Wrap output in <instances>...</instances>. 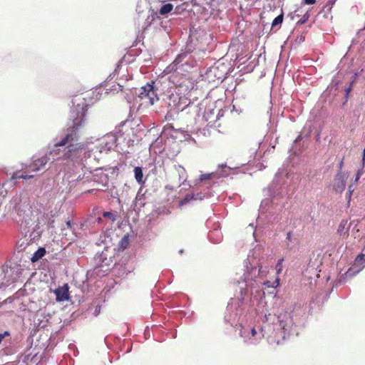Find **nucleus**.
Masks as SVG:
<instances>
[{"label":"nucleus","instance_id":"1","mask_svg":"<svg viewBox=\"0 0 365 365\" xmlns=\"http://www.w3.org/2000/svg\"><path fill=\"white\" fill-rule=\"evenodd\" d=\"M307 317L306 308L300 305L282 311L277 315L266 312L259 316L262 323L248 324L251 319L249 316L245 322L242 319L240 323L239 334L247 344L256 345L264 337L273 338L279 344L290 336L299 335Z\"/></svg>","mask_w":365,"mask_h":365},{"label":"nucleus","instance_id":"2","mask_svg":"<svg viewBox=\"0 0 365 365\" xmlns=\"http://www.w3.org/2000/svg\"><path fill=\"white\" fill-rule=\"evenodd\" d=\"M68 127L64 131V135L56 143V146H61L62 160L76 164L82 163L86 168L93 161L98 162L101 156L96 151V148H89L78 143L79 130L84 125L87 113L88 103L85 98L76 96L72 99Z\"/></svg>","mask_w":365,"mask_h":365},{"label":"nucleus","instance_id":"3","mask_svg":"<svg viewBox=\"0 0 365 365\" xmlns=\"http://www.w3.org/2000/svg\"><path fill=\"white\" fill-rule=\"evenodd\" d=\"M61 168L59 172H63V182L67 184L69 191H71L76 186L83 184L86 182L94 181L106 184L108 182V175L103 173L101 170L96 169V174L92 175L90 170L87 172L82 163L76 164V163L61 161L59 163Z\"/></svg>","mask_w":365,"mask_h":365},{"label":"nucleus","instance_id":"4","mask_svg":"<svg viewBox=\"0 0 365 365\" xmlns=\"http://www.w3.org/2000/svg\"><path fill=\"white\" fill-rule=\"evenodd\" d=\"M219 168L220 170L201 174L197 178L190 181V187H196L197 191L187 193L181 203L185 204L190 200H202L210 197L212 195V187L217 183V180L227 177L234 171L233 168L225 164L219 165Z\"/></svg>","mask_w":365,"mask_h":365},{"label":"nucleus","instance_id":"5","mask_svg":"<svg viewBox=\"0 0 365 365\" xmlns=\"http://www.w3.org/2000/svg\"><path fill=\"white\" fill-rule=\"evenodd\" d=\"M211 41V34L196 25L190 28V34L185 50L179 53L168 69L177 71L180 66L188 64L191 61V55L195 50L204 51Z\"/></svg>","mask_w":365,"mask_h":365},{"label":"nucleus","instance_id":"6","mask_svg":"<svg viewBox=\"0 0 365 365\" xmlns=\"http://www.w3.org/2000/svg\"><path fill=\"white\" fill-rule=\"evenodd\" d=\"M267 272L266 267L259 264H257V266H252L251 264L250 270L244 274L243 280L241 282L239 279H236V281L241 289L248 287L259 288L261 285H264L267 288L276 289L279 286V278L277 277L273 282L269 280L262 281V278L266 275Z\"/></svg>","mask_w":365,"mask_h":365},{"label":"nucleus","instance_id":"7","mask_svg":"<svg viewBox=\"0 0 365 365\" xmlns=\"http://www.w3.org/2000/svg\"><path fill=\"white\" fill-rule=\"evenodd\" d=\"M273 195L272 199L263 200L259 206V215L258 216V221L262 218L265 215V217L268 222L271 224L277 223L282 219L279 214L277 213L278 210L285 207V203L283 201L284 197L283 194L285 192L284 188H281V191L277 190V192H271Z\"/></svg>","mask_w":365,"mask_h":365},{"label":"nucleus","instance_id":"8","mask_svg":"<svg viewBox=\"0 0 365 365\" xmlns=\"http://www.w3.org/2000/svg\"><path fill=\"white\" fill-rule=\"evenodd\" d=\"M62 152L61 146H56V143L53 148L41 158L33 160L29 165L25 166L26 172L31 174V173H38L46 170V164L51 161L56 162V165L59 166L62 160Z\"/></svg>","mask_w":365,"mask_h":365},{"label":"nucleus","instance_id":"9","mask_svg":"<svg viewBox=\"0 0 365 365\" xmlns=\"http://www.w3.org/2000/svg\"><path fill=\"white\" fill-rule=\"evenodd\" d=\"M16 212L15 217L16 222L24 230L34 224L33 212L29 202L26 200H22L20 197H16L12 201Z\"/></svg>","mask_w":365,"mask_h":365},{"label":"nucleus","instance_id":"10","mask_svg":"<svg viewBox=\"0 0 365 365\" xmlns=\"http://www.w3.org/2000/svg\"><path fill=\"white\" fill-rule=\"evenodd\" d=\"M230 69L229 64L218 61L206 69L203 78L205 81L216 86L227 77Z\"/></svg>","mask_w":365,"mask_h":365},{"label":"nucleus","instance_id":"11","mask_svg":"<svg viewBox=\"0 0 365 365\" xmlns=\"http://www.w3.org/2000/svg\"><path fill=\"white\" fill-rule=\"evenodd\" d=\"M242 302L238 300L235 303H229L224 317L225 322L236 330L240 329L241 321L244 319L245 322L248 317L242 307Z\"/></svg>","mask_w":365,"mask_h":365},{"label":"nucleus","instance_id":"12","mask_svg":"<svg viewBox=\"0 0 365 365\" xmlns=\"http://www.w3.org/2000/svg\"><path fill=\"white\" fill-rule=\"evenodd\" d=\"M185 99H182L177 93H166L164 95L161 101V107L165 110L163 112L166 111L167 115L173 116L180 111L185 110L187 106L183 105Z\"/></svg>","mask_w":365,"mask_h":365},{"label":"nucleus","instance_id":"13","mask_svg":"<svg viewBox=\"0 0 365 365\" xmlns=\"http://www.w3.org/2000/svg\"><path fill=\"white\" fill-rule=\"evenodd\" d=\"M163 138H171L179 142L190 140L195 142L187 131L182 129H175L171 124H168L163 127L160 135L161 140Z\"/></svg>","mask_w":365,"mask_h":365},{"label":"nucleus","instance_id":"14","mask_svg":"<svg viewBox=\"0 0 365 365\" xmlns=\"http://www.w3.org/2000/svg\"><path fill=\"white\" fill-rule=\"evenodd\" d=\"M155 84V81H152L140 88L138 97L143 101V103H149L153 106L156 101H160Z\"/></svg>","mask_w":365,"mask_h":365},{"label":"nucleus","instance_id":"15","mask_svg":"<svg viewBox=\"0 0 365 365\" xmlns=\"http://www.w3.org/2000/svg\"><path fill=\"white\" fill-rule=\"evenodd\" d=\"M120 140H125L124 134L121 130L115 133H110L105 135L101 140L102 143L106 145L110 150L120 148Z\"/></svg>","mask_w":365,"mask_h":365},{"label":"nucleus","instance_id":"16","mask_svg":"<svg viewBox=\"0 0 365 365\" xmlns=\"http://www.w3.org/2000/svg\"><path fill=\"white\" fill-rule=\"evenodd\" d=\"M284 175V170H279L277 174L275 175V177L271 183V185L269 187V191L271 192H277V190L279 191H281V188H284V190L285 192L283 194L284 199V202L285 203V209L287 208V200L290 198L291 195H293V192H291V194H289V190L288 187L285 186L284 184L281 183L280 178Z\"/></svg>","mask_w":365,"mask_h":365},{"label":"nucleus","instance_id":"17","mask_svg":"<svg viewBox=\"0 0 365 365\" xmlns=\"http://www.w3.org/2000/svg\"><path fill=\"white\" fill-rule=\"evenodd\" d=\"M41 359L36 348H30L22 353L19 358V362L25 365H31L38 363Z\"/></svg>","mask_w":365,"mask_h":365},{"label":"nucleus","instance_id":"18","mask_svg":"<svg viewBox=\"0 0 365 365\" xmlns=\"http://www.w3.org/2000/svg\"><path fill=\"white\" fill-rule=\"evenodd\" d=\"M173 9V5L172 4H165L161 6V7L159 9V12L155 11L153 9L149 11V14L145 21V24L146 26H150L153 21H155L156 19H158V14L160 15H166L168 13L171 12Z\"/></svg>","mask_w":365,"mask_h":365},{"label":"nucleus","instance_id":"19","mask_svg":"<svg viewBox=\"0 0 365 365\" xmlns=\"http://www.w3.org/2000/svg\"><path fill=\"white\" fill-rule=\"evenodd\" d=\"M365 267V253H360L355 258L353 264L346 272V275L353 277Z\"/></svg>","mask_w":365,"mask_h":365},{"label":"nucleus","instance_id":"20","mask_svg":"<svg viewBox=\"0 0 365 365\" xmlns=\"http://www.w3.org/2000/svg\"><path fill=\"white\" fill-rule=\"evenodd\" d=\"M108 250L101 252V253H97L93 257V263L96 268L98 267H109L111 262H113L112 257L108 256Z\"/></svg>","mask_w":365,"mask_h":365},{"label":"nucleus","instance_id":"21","mask_svg":"<svg viewBox=\"0 0 365 365\" xmlns=\"http://www.w3.org/2000/svg\"><path fill=\"white\" fill-rule=\"evenodd\" d=\"M11 334L9 331H4L0 333V347L3 348L4 353L6 354H12L15 350L11 348Z\"/></svg>","mask_w":365,"mask_h":365},{"label":"nucleus","instance_id":"22","mask_svg":"<svg viewBox=\"0 0 365 365\" xmlns=\"http://www.w3.org/2000/svg\"><path fill=\"white\" fill-rule=\"evenodd\" d=\"M348 178V175L346 173H344L342 171H338L335 178L334 183V190L336 192H342L346 188V179Z\"/></svg>","mask_w":365,"mask_h":365},{"label":"nucleus","instance_id":"23","mask_svg":"<svg viewBox=\"0 0 365 365\" xmlns=\"http://www.w3.org/2000/svg\"><path fill=\"white\" fill-rule=\"evenodd\" d=\"M53 292L56 294L57 302H66L68 301L70 299L69 287L68 284H64L63 286L58 287Z\"/></svg>","mask_w":365,"mask_h":365},{"label":"nucleus","instance_id":"24","mask_svg":"<svg viewBox=\"0 0 365 365\" xmlns=\"http://www.w3.org/2000/svg\"><path fill=\"white\" fill-rule=\"evenodd\" d=\"M351 227V224L348 223V220H342L337 228V234L342 238H347L349 236V232Z\"/></svg>","mask_w":365,"mask_h":365},{"label":"nucleus","instance_id":"25","mask_svg":"<svg viewBox=\"0 0 365 365\" xmlns=\"http://www.w3.org/2000/svg\"><path fill=\"white\" fill-rule=\"evenodd\" d=\"M294 227H296V226L294 225L292 227V229L287 230V231L284 243L286 244L287 248L289 250L292 248V246L290 245V244H294L297 241L298 235L295 234L293 231Z\"/></svg>","mask_w":365,"mask_h":365},{"label":"nucleus","instance_id":"26","mask_svg":"<svg viewBox=\"0 0 365 365\" xmlns=\"http://www.w3.org/2000/svg\"><path fill=\"white\" fill-rule=\"evenodd\" d=\"M312 131V125L311 122H307L304 125L303 129L302 130L300 134L295 139L294 143H297L299 141L302 140L304 138H307L309 136L310 133Z\"/></svg>","mask_w":365,"mask_h":365},{"label":"nucleus","instance_id":"27","mask_svg":"<svg viewBox=\"0 0 365 365\" xmlns=\"http://www.w3.org/2000/svg\"><path fill=\"white\" fill-rule=\"evenodd\" d=\"M208 239L214 244L220 243L222 240V234L219 229L215 228L209 232Z\"/></svg>","mask_w":365,"mask_h":365},{"label":"nucleus","instance_id":"28","mask_svg":"<svg viewBox=\"0 0 365 365\" xmlns=\"http://www.w3.org/2000/svg\"><path fill=\"white\" fill-rule=\"evenodd\" d=\"M34 177V175L26 173V169L24 168V172L16 171V172L14 173L11 178V180H18V179L28 180V179L33 178Z\"/></svg>","mask_w":365,"mask_h":365},{"label":"nucleus","instance_id":"29","mask_svg":"<svg viewBox=\"0 0 365 365\" xmlns=\"http://www.w3.org/2000/svg\"><path fill=\"white\" fill-rule=\"evenodd\" d=\"M134 177L136 182L139 185H143L145 183L144 175L143 172V168L140 166L135 167L134 170Z\"/></svg>","mask_w":365,"mask_h":365},{"label":"nucleus","instance_id":"30","mask_svg":"<svg viewBox=\"0 0 365 365\" xmlns=\"http://www.w3.org/2000/svg\"><path fill=\"white\" fill-rule=\"evenodd\" d=\"M46 253V250L45 247H40L37 249L36 251L34 252L32 257H31V261L32 262H38L41 259Z\"/></svg>","mask_w":365,"mask_h":365},{"label":"nucleus","instance_id":"31","mask_svg":"<svg viewBox=\"0 0 365 365\" xmlns=\"http://www.w3.org/2000/svg\"><path fill=\"white\" fill-rule=\"evenodd\" d=\"M96 148V151L98 153L99 156L103 154L106 153L107 154L109 151H110L108 148H107L106 145L104 143H102V141L101 140L98 145H94Z\"/></svg>","mask_w":365,"mask_h":365},{"label":"nucleus","instance_id":"32","mask_svg":"<svg viewBox=\"0 0 365 365\" xmlns=\"http://www.w3.org/2000/svg\"><path fill=\"white\" fill-rule=\"evenodd\" d=\"M174 167L178 173L180 180L183 179L184 180H185L186 178H187V173H186V170L184 168V167H182V165H180L179 164L175 165Z\"/></svg>","mask_w":365,"mask_h":365},{"label":"nucleus","instance_id":"33","mask_svg":"<svg viewBox=\"0 0 365 365\" xmlns=\"http://www.w3.org/2000/svg\"><path fill=\"white\" fill-rule=\"evenodd\" d=\"M129 244V235H125L123 237V238L119 241L118 247L119 250H124L126 249Z\"/></svg>","mask_w":365,"mask_h":365},{"label":"nucleus","instance_id":"34","mask_svg":"<svg viewBox=\"0 0 365 365\" xmlns=\"http://www.w3.org/2000/svg\"><path fill=\"white\" fill-rule=\"evenodd\" d=\"M145 205V199L143 197L136 198L134 202V210L140 212V208Z\"/></svg>","mask_w":365,"mask_h":365},{"label":"nucleus","instance_id":"35","mask_svg":"<svg viewBox=\"0 0 365 365\" xmlns=\"http://www.w3.org/2000/svg\"><path fill=\"white\" fill-rule=\"evenodd\" d=\"M283 19H284V14L282 12L279 15H278L277 17H275L274 19V20L272 21V26H271L272 29H274L277 26H280L283 22Z\"/></svg>","mask_w":365,"mask_h":365},{"label":"nucleus","instance_id":"36","mask_svg":"<svg viewBox=\"0 0 365 365\" xmlns=\"http://www.w3.org/2000/svg\"><path fill=\"white\" fill-rule=\"evenodd\" d=\"M103 217L109 220L111 222H113L116 220V215L112 212L105 211L103 212Z\"/></svg>","mask_w":365,"mask_h":365},{"label":"nucleus","instance_id":"37","mask_svg":"<svg viewBox=\"0 0 365 365\" xmlns=\"http://www.w3.org/2000/svg\"><path fill=\"white\" fill-rule=\"evenodd\" d=\"M213 115H214V110L210 109L207 111H205V113L203 115V118H205V120L206 121H209V123H212L215 121L214 120H211V117Z\"/></svg>","mask_w":365,"mask_h":365},{"label":"nucleus","instance_id":"38","mask_svg":"<svg viewBox=\"0 0 365 365\" xmlns=\"http://www.w3.org/2000/svg\"><path fill=\"white\" fill-rule=\"evenodd\" d=\"M284 261V258H280L277 260V262L276 264V266H275V269H276V274H279V273H281L282 270V262Z\"/></svg>","mask_w":365,"mask_h":365},{"label":"nucleus","instance_id":"39","mask_svg":"<svg viewBox=\"0 0 365 365\" xmlns=\"http://www.w3.org/2000/svg\"><path fill=\"white\" fill-rule=\"evenodd\" d=\"M309 18V14L307 11L306 14H304L302 18L297 21V24L302 25V24H305L308 21Z\"/></svg>","mask_w":365,"mask_h":365},{"label":"nucleus","instance_id":"40","mask_svg":"<svg viewBox=\"0 0 365 365\" xmlns=\"http://www.w3.org/2000/svg\"><path fill=\"white\" fill-rule=\"evenodd\" d=\"M101 88H96L94 91H93L92 94L95 96L93 97L94 98V101H97L100 100L102 93L100 92Z\"/></svg>","mask_w":365,"mask_h":365},{"label":"nucleus","instance_id":"41","mask_svg":"<svg viewBox=\"0 0 365 365\" xmlns=\"http://www.w3.org/2000/svg\"><path fill=\"white\" fill-rule=\"evenodd\" d=\"M125 140H126V138L125 137V140H120V148H119V149H116V151L118 152V153H125V143H126V145L128 143V142L130 141V140H128V142H125Z\"/></svg>","mask_w":365,"mask_h":365},{"label":"nucleus","instance_id":"42","mask_svg":"<svg viewBox=\"0 0 365 365\" xmlns=\"http://www.w3.org/2000/svg\"><path fill=\"white\" fill-rule=\"evenodd\" d=\"M352 84H353V82H351L350 83V85L349 86V87L346 88H345V96H344V98H345V101H344V103L347 102L348 101V98H349V93L351 91V89H352Z\"/></svg>","mask_w":365,"mask_h":365},{"label":"nucleus","instance_id":"43","mask_svg":"<svg viewBox=\"0 0 365 365\" xmlns=\"http://www.w3.org/2000/svg\"><path fill=\"white\" fill-rule=\"evenodd\" d=\"M336 0H329L324 5L323 10L327 9L328 11L331 10V7L335 4Z\"/></svg>","mask_w":365,"mask_h":365},{"label":"nucleus","instance_id":"44","mask_svg":"<svg viewBox=\"0 0 365 365\" xmlns=\"http://www.w3.org/2000/svg\"><path fill=\"white\" fill-rule=\"evenodd\" d=\"M14 301V299L11 297H7L6 299H4L2 302H0V308L4 305L6 304L11 303Z\"/></svg>","mask_w":365,"mask_h":365},{"label":"nucleus","instance_id":"45","mask_svg":"<svg viewBox=\"0 0 365 365\" xmlns=\"http://www.w3.org/2000/svg\"><path fill=\"white\" fill-rule=\"evenodd\" d=\"M303 4L312 5L316 3V0H302Z\"/></svg>","mask_w":365,"mask_h":365},{"label":"nucleus","instance_id":"46","mask_svg":"<svg viewBox=\"0 0 365 365\" xmlns=\"http://www.w3.org/2000/svg\"><path fill=\"white\" fill-rule=\"evenodd\" d=\"M294 145H293L292 146V148H291V149H290V151H291V152H293L294 153H297V150H300V148H298V149H297V143H295L294 142Z\"/></svg>","mask_w":365,"mask_h":365},{"label":"nucleus","instance_id":"47","mask_svg":"<svg viewBox=\"0 0 365 365\" xmlns=\"http://www.w3.org/2000/svg\"><path fill=\"white\" fill-rule=\"evenodd\" d=\"M66 225L68 229H70L71 230H74V229H73L72 222L71 220H67Z\"/></svg>","mask_w":365,"mask_h":365},{"label":"nucleus","instance_id":"48","mask_svg":"<svg viewBox=\"0 0 365 365\" xmlns=\"http://www.w3.org/2000/svg\"><path fill=\"white\" fill-rule=\"evenodd\" d=\"M361 175V172L359 170L356 174L354 182H357Z\"/></svg>","mask_w":365,"mask_h":365},{"label":"nucleus","instance_id":"49","mask_svg":"<svg viewBox=\"0 0 365 365\" xmlns=\"http://www.w3.org/2000/svg\"><path fill=\"white\" fill-rule=\"evenodd\" d=\"M101 312V306H96L94 310V315L98 316Z\"/></svg>","mask_w":365,"mask_h":365},{"label":"nucleus","instance_id":"50","mask_svg":"<svg viewBox=\"0 0 365 365\" xmlns=\"http://www.w3.org/2000/svg\"><path fill=\"white\" fill-rule=\"evenodd\" d=\"M361 163H362V167H364V164H365V148L363 150V153H362Z\"/></svg>","mask_w":365,"mask_h":365},{"label":"nucleus","instance_id":"51","mask_svg":"<svg viewBox=\"0 0 365 365\" xmlns=\"http://www.w3.org/2000/svg\"><path fill=\"white\" fill-rule=\"evenodd\" d=\"M343 165H344V162H343V160H341V162L339 163L338 165V171H342V168H343Z\"/></svg>","mask_w":365,"mask_h":365},{"label":"nucleus","instance_id":"52","mask_svg":"<svg viewBox=\"0 0 365 365\" xmlns=\"http://www.w3.org/2000/svg\"><path fill=\"white\" fill-rule=\"evenodd\" d=\"M185 9L184 8H181V6H178L175 7V14H178V13H180V10H184Z\"/></svg>","mask_w":365,"mask_h":365},{"label":"nucleus","instance_id":"53","mask_svg":"<svg viewBox=\"0 0 365 365\" xmlns=\"http://www.w3.org/2000/svg\"><path fill=\"white\" fill-rule=\"evenodd\" d=\"M120 62L118 61V63H117L116 67L115 68L113 75H115V73L118 72V71L120 68Z\"/></svg>","mask_w":365,"mask_h":365},{"label":"nucleus","instance_id":"54","mask_svg":"<svg viewBox=\"0 0 365 365\" xmlns=\"http://www.w3.org/2000/svg\"><path fill=\"white\" fill-rule=\"evenodd\" d=\"M348 192H349V196L350 197L353 192L352 185L349 186Z\"/></svg>","mask_w":365,"mask_h":365},{"label":"nucleus","instance_id":"55","mask_svg":"<svg viewBox=\"0 0 365 365\" xmlns=\"http://www.w3.org/2000/svg\"><path fill=\"white\" fill-rule=\"evenodd\" d=\"M103 217H98L96 218V221L98 222V223H102L103 222Z\"/></svg>","mask_w":365,"mask_h":365},{"label":"nucleus","instance_id":"56","mask_svg":"<svg viewBox=\"0 0 365 365\" xmlns=\"http://www.w3.org/2000/svg\"><path fill=\"white\" fill-rule=\"evenodd\" d=\"M312 260L310 259V260H309V263H308V267H313V268H314V265H312Z\"/></svg>","mask_w":365,"mask_h":365},{"label":"nucleus","instance_id":"57","mask_svg":"<svg viewBox=\"0 0 365 365\" xmlns=\"http://www.w3.org/2000/svg\"><path fill=\"white\" fill-rule=\"evenodd\" d=\"M183 252H184V250H179V254H180V255H181V254H182V253H183Z\"/></svg>","mask_w":365,"mask_h":365},{"label":"nucleus","instance_id":"58","mask_svg":"<svg viewBox=\"0 0 365 365\" xmlns=\"http://www.w3.org/2000/svg\"><path fill=\"white\" fill-rule=\"evenodd\" d=\"M158 140H159V138L156 139L155 141V143H158Z\"/></svg>","mask_w":365,"mask_h":365},{"label":"nucleus","instance_id":"59","mask_svg":"<svg viewBox=\"0 0 365 365\" xmlns=\"http://www.w3.org/2000/svg\"><path fill=\"white\" fill-rule=\"evenodd\" d=\"M38 227V225H36V228L35 230H37Z\"/></svg>","mask_w":365,"mask_h":365},{"label":"nucleus","instance_id":"60","mask_svg":"<svg viewBox=\"0 0 365 365\" xmlns=\"http://www.w3.org/2000/svg\"><path fill=\"white\" fill-rule=\"evenodd\" d=\"M253 236H254L255 238L256 237H255V232H253Z\"/></svg>","mask_w":365,"mask_h":365},{"label":"nucleus","instance_id":"61","mask_svg":"<svg viewBox=\"0 0 365 365\" xmlns=\"http://www.w3.org/2000/svg\"><path fill=\"white\" fill-rule=\"evenodd\" d=\"M110 77H111V78H113V76H112V74H110Z\"/></svg>","mask_w":365,"mask_h":365},{"label":"nucleus","instance_id":"62","mask_svg":"<svg viewBox=\"0 0 365 365\" xmlns=\"http://www.w3.org/2000/svg\"><path fill=\"white\" fill-rule=\"evenodd\" d=\"M110 77H111V78H113V76H112V74H110Z\"/></svg>","mask_w":365,"mask_h":365},{"label":"nucleus","instance_id":"63","mask_svg":"<svg viewBox=\"0 0 365 365\" xmlns=\"http://www.w3.org/2000/svg\"><path fill=\"white\" fill-rule=\"evenodd\" d=\"M3 283L0 284V288H1Z\"/></svg>","mask_w":365,"mask_h":365}]
</instances>
